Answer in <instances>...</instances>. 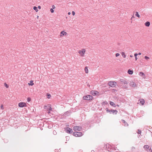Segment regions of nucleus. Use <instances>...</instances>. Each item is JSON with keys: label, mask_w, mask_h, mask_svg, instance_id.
I'll list each match as a JSON object with an SVG mask.
<instances>
[{"label": "nucleus", "mask_w": 152, "mask_h": 152, "mask_svg": "<svg viewBox=\"0 0 152 152\" xmlns=\"http://www.w3.org/2000/svg\"><path fill=\"white\" fill-rule=\"evenodd\" d=\"M110 105H111V106H113L114 107H116V105L113 102H110Z\"/></svg>", "instance_id": "nucleus-17"}, {"label": "nucleus", "mask_w": 152, "mask_h": 152, "mask_svg": "<svg viewBox=\"0 0 152 152\" xmlns=\"http://www.w3.org/2000/svg\"><path fill=\"white\" fill-rule=\"evenodd\" d=\"M66 132L68 133H71L72 132V129L69 128H66Z\"/></svg>", "instance_id": "nucleus-11"}, {"label": "nucleus", "mask_w": 152, "mask_h": 152, "mask_svg": "<svg viewBox=\"0 0 152 152\" xmlns=\"http://www.w3.org/2000/svg\"><path fill=\"white\" fill-rule=\"evenodd\" d=\"M50 110H48V113H50Z\"/></svg>", "instance_id": "nucleus-40"}, {"label": "nucleus", "mask_w": 152, "mask_h": 152, "mask_svg": "<svg viewBox=\"0 0 152 152\" xmlns=\"http://www.w3.org/2000/svg\"><path fill=\"white\" fill-rule=\"evenodd\" d=\"M149 146L147 145H145L143 147L144 148L146 151H147V150H148L149 148Z\"/></svg>", "instance_id": "nucleus-15"}, {"label": "nucleus", "mask_w": 152, "mask_h": 152, "mask_svg": "<svg viewBox=\"0 0 152 152\" xmlns=\"http://www.w3.org/2000/svg\"><path fill=\"white\" fill-rule=\"evenodd\" d=\"M145 24L146 26L148 27L150 25V23L147 21L145 23Z\"/></svg>", "instance_id": "nucleus-18"}, {"label": "nucleus", "mask_w": 152, "mask_h": 152, "mask_svg": "<svg viewBox=\"0 0 152 152\" xmlns=\"http://www.w3.org/2000/svg\"><path fill=\"white\" fill-rule=\"evenodd\" d=\"M18 106L20 107H26V104L24 102H20L18 104Z\"/></svg>", "instance_id": "nucleus-6"}, {"label": "nucleus", "mask_w": 152, "mask_h": 152, "mask_svg": "<svg viewBox=\"0 0 152 152\" xmlns=\"http://www.w3.org/2000/svg\"><path fill=\"white\" fill-rule=\"evenodd\" d=\"M85 52L86 50L85 49H83L81 50H79L78 51V53L80 54V56L82 57L84 56Z\"/></svg>", "instance_id": "nucleus-1"}, {"label": "nucleus", "mask_w": 152, "mask_h": 152, "mask_svg": "<svg viewBox=\"0 0 152 152\" xmlns=\"http://www.w3.org/2000/svg\"><path fill=\"white\" fill-rule=\"evenodd\" d=\"M72 15H75V12L74 11H73L72 12Z\"/></svg>", "instance_id": "nucleus-34"}, {"label": "nucleus", "mask_w": 152, "mask_h": 152, "mask_svg": "<svg viewBox=\"0 0 152 152\" xmlns=\"http://www.w3.org/2000/svg\"><path fill=\"white\" fill-rule=\"evenodd\" d=\"M0 107L1 109L3 110L4 109L3 105L2 104L1 105Z\"/></svg>", "instance_id": "nucleus-31"}, {"label": "nucleus", "mask_w": 152, "mask_h": 152, "mask_svg": "<svg viewBox=\"0 0 152 152\" xmlns=\"http://www.w3.org/2000/svg\"><path fill=\"white\" fill-rule=\"evenodd\" d=\"M82 129V127L80 126H74L73 128V129L75 131H80Z\"/></svg>", "instance_id": "nucleus-5"}, {"label": "nucleus", "mask_w": 152, "mask_h": 152, "mask_svg": "<svg viewBox=\"0 0 152 152\" xmlns=\"http://www.w3.org/2000/svg\"><path fill=\"white\" fill-rule=\"evenodd\" d=\"M4 86L7 88H8L9 86L6 83H4Z\"/></svg>", "instance_id": "nucleus-27"}, {"label": "nucleus", "mask_w": 152, "mask_h": 152, "mask_svg": "<svg viewBox=\"0 0 152 152\" xmlns=\"http://www.w3.org/2000/svg\"><path fill=\"white\" fill-rule=\"evenodd\" d=\"M50 96H50V94L48 95V98H50Z\"/></svg>", "instance_id": "nucleus-36"}, {"label": "nucleus", "mask_w": 152, "mask_h": 152, "mask_svg": "<svg viewBox=\"0 0 152 152\" xmlns=\"http://www.w3.org/2000/svg\"><path fill=\"white\" fill-rule=\"evenodd\" d=\"M139 75L141 76H142L143 77V76H145V74L142 72H140L139 73Z\"/></svg>", "instance_id": "nucleus-22"}, {"label": "nucleus", "mask_w": 152, "mask_h": 152, "mask_svg": "<svg viewBox=\"0 0 152 152\" xmlns=\"http://www.w3.org/2000/svg\"><path fill=\"white\" fill-rule=\"evenodd\" d=\"M39 17V16H37V18H38Z\"/></svg>", "instance_id": "nucleus-45"}, {"label": "nucleus", "mask_w": 152, "mask_h": 152, "mask_svg": "<svg viewBox=\"0 0 152 152\" xmlns=\"http://www.w3.org/2000/svg\"><path fill=\"white\" fill-rule=\"evenodd\" d=\"M128 73L130 75H132L133 73V71L129 69L128 71Z\"/></svg>", "instance_id": "nucleus-16"}, {"label": "nucleus", "mask_w": 152, "mask_h": 152, "mask_svg": "<svg viewBox=\"0 0 152 152\" xmlns=\"http://www.w3.org/2000/svg\"><path fill=\"white\" fill-rule=\"evenodd\" d=\"M138 54L139 55H140L141 54V53H138Z\"/></svg>", "instance_id": "nucleus-42"}, {"label": "nucleus", "mask_w": 152, "mask_h": 152, "mask_svg": "<svg viewBox=\"0 0 152 152\" xmlns=\"http://www.w3.org/2000/svg\"><path fill=\"white\" fill-rule=\"evenodd\" d=\"M135 60L136 61L137 60V58L136 57H135Z\"/></svg>", "instance_id": "nucleus-39"}, {"label": "nucleus", "mask_w": 152, "mask_h": 152, "mask_svg": "<svg viewBox=\"0 0 152 152\" xmlns=\"http://www.w3.org/2000/svg\"><path fill=\"white\" fill-rule=\"evenodd\" d=\"M145 58L146 60H148L149 59V58L148 57H147V56H145Z\"/></svg>", "instance_id": "nucleus-26"}, {"label": "nucleus", "mask_w": 152, "mask_h": 152, "mask_svg": "<svg viewBox=\"0 0 152 152\" xmlns=\"http://www.w3.org/2000/svg\"><path fill=\"white\" fill-rule=\"evenodd\" d=\"M33 9L34 10H35L36 12H37L38 11L37 8L36 7L34 6L33 8Z\"/></svg>", "instance_id": "nucleus-23"}, {"label": "nucleus", "mask_w": 152, "mask_h": 152, "mask_svg": "<svg viewBox=\"0 0 152 152\" xmlns=\"http://www.w3.org/2000/svg\"><path fill=\"white\" fill-rule=\"evenodd\" d=\"M27 100L28 102H29L31 100V99L29 97L28 98H27Z\"/></svg>", "instance_id": "nucleus-28"}, {"label": "nucleus", "mask_w": 152, "mask_h": 152, "mask_svg": "<svg viewBox=\"0 0 152 152\" xmlns=\"http://www.w3.org/2000/svg\"><path fill=\"white\" fill-rule=\"evenodd\" d=\"M121 54L124 58H125L126 57V55L124 52H122L121 53Z\"/></svg>", "instance_id": "nucleus-20"}, {"label": "nucleus", "mask_w": 152, "mask_h": 152, "mask_svg": "<svg viewBox=\"0 0 152 152\" xmlns=\"http://www.w3.org/2000/svg\"><path fill=\"white\" fill-rule=\"evenodd\" d=\"M34 83H33V80H31L30 81V83H28V85H29L31 86L34 85Z\"/></svg>", "instance_id": "nucleus-19"}, {"label": "nucleus", "mask_w": 152, "mask_h": 152, "mask_svg": "<svg viewBox=\"0 0 152 152\" xmlns=\"http://www.w3.org/2000/svg\"><path fill=\"white\" fill-rule=\"evenodd\" d=\"M120 55V54L119 53H117L115 54V56L116 57H118Z\"/></svg>", "instance_id": "nucleus-30"}, {"label": "nucleus", "mask_w": 152, "mask_h": 152, "mask_svg": "<svg viewBox=\"0 0 152 152\" xmlns=\"http://www.w3.org/2000/svg\"><path fill=\"white\" fill-rule=\"evenodd\" d=\"M137 55H138V54L137 53H135L134 54V56L135 57H136Z\"/></svg>", "instance_id": "nucleus-35"}, {"label": "nucleus", "mask_w": 152, "mask_h": 152, "mask_svg": "<svg viewBox=\"0 0 152 152\" xmlns=\"http://www.w3.org/2000/svg\"><path fill=\"white\" fill-rule=\"evenodd\" d=\"M50 11L51 13H53L54 12V10H53V9H51Z\"/></svg>", "instance_id": "nucleus-29"}, {"label": "nucleus", "mask_w": 152, "mask_h": 152, "mask_svg": "<svg viewBox=\"0 0 152 152\" xmlns=\"http://www.w3.org/2000/svg\"><path fill=\"white\" fill-rule=\"evenodd\" d=\"M92 96L91 95H88L86 96H84L83 97V98L84 99L86 100H87L92 99Z\"/></svg>", "instance_id": "nucleus-3"}, {"label": "nucleus", "mask_w": 152, "mask_h": 152, "mask_svg": "<svg viewBox=\"0 0 152 152\" xmlns=\"http://www.w3.org/2000/svg\"><path fill=\"white\" fill-rule=\"evenodd\" d=\"M52 8H53V9H54L55 8V6H54V5H53L52 6Z\"/></svg>", "instance_id": "nucleus-37"}, {"label": "nucleus", "mask_w": 152, "mask_h": 152, "mask_svg": "<svg viewBox=\"0 0 152 152\" xmlns=\"http://www.w3.org/2000/svg\"><path fill=\"white\" fill-rule=\"evenodd\" d=\"M116 106H118V107H119V105L117 104V105H116Z\"/></svg>", "instance_id": "nucleus-43"}, {"label": "nucleus", "mask_w": 152, "mask_h": 152, "mask_svg": "<svg viewBox=\"0 0 152 152\" xmlns=\"http://www.w3.org/2000/svg\"><path fill=\"white\" fill-rule=\"evenodd\" d=\"M44 108L45 109L47 108V110H51L52 108L51 107V105L50 104H48L47 105H45L44 106Z\"/></svg>", "instance_id": "nucleus-8"}, {"label": "nucleus", "mask_w": 152, "mask_h": 152, "mask_svg": "<svg viewBox=\"0 0 152 152\" xmlns=\"http://www.w3.org/2000/svg\"><path fill=\"white\" fill-rule=\"evenodd\" d=\"M133 17H132V18H131V19H132V18H133Z\"/></svg>", "instance_id": "nucleus-46"}, {"label": "nucleus", "mask_w": 152, "mask_h": 152, "mask_svg": "<svg viewBox=\"0 0 152 152\" xmlns=\"http://www.w3.org/2000/svg\"><path fill=\"white\" fill-rule=\"evenodd\" d=\"M73 135L75 137H80L83 134L81 132H74L73 133Z\"/></svg>", "instance_id": "nucleus-2"}, {"label": "nucleus", "mask_w": 152, "mask_h": 152, "mask_svg": "<svg viewBox=\"0 0 152 152\" xmlns=\"http://www.w3.org/2000/svg\"><path fill=\"white\" fill-rule=\"evenodd\" d=\"M130 56L131 57H133L132 56V55H130Z\"/></svg>", "instance_id": "nucleus-44"}, {"label": "nucleus", "mask_w": 152, "mask_h": 152, "mask_svg": "<svg viewBox=\"0 0 152 152\" xmlns=\"http://www.w3.org/2000/svg\"><path fill=\"white\" fill-rule=\"evenodd\" d=\"M108 84L109 86L113 87L116 85V83L113 81H110L109 82Z\"/></svg>", "instance_id": "nucleus-4"}, {"label": "nucleus", "mask_w": 152, "mask_h": 152, "mask_svg": "<svg viewBox=\"0 0 152 152\" xmlns=\"http://www.w3.org/2000/svg\"><path fill=\"white\" fill-rule=\"evenodd\" d=\"M66 34L67 33L66 32L64 31H62L61 32L60 36V37H62L64 35H66Z\"/></svg>", "instance_id": "nucleus-10"}, {"label": "nucleus", "mask_w": 152, "mask_h": 152, "mask_svg": "<svg viewBox=\"0 0 152 152\" xmlns=\"http://www.w3.org/2000/svg\"><path fill=\"white\" fill-rule=\"evenodd\" d=\"M107 111L110 112H112L113 113H115L116 114V113L117 112V111L116 110H108V109H107Z\"/></svg>", "instance_id": "nucleus-13"}, {"label": "nucleus", "mask_w": 152, "mask_h": 152, "mask_svg": "<svg viewBox=\"0 0 152 152\" xmlns=\"http://www.w3.org/2000/svg\"><path fill=\"white\" fill-rule=\"evenodd\" d=\"M120 81L122 84H127L128 83V82L127 81L121 79Z\"/></svg>", "instance_id": "nucleus-12"}, {"label": "nucleus", "mask_w": 152, "mask_h": 152, "mask_svg": "<svg viewBox=\"0 0 152 152\" xmlns=\"http://www.w3.org/2000/svg\"><path fill=\"white\" fill-rule=\"evenodd\" d=\"M140 103L142 105H143L144 104L145 101L144 99H142L140 100Z\"/></svg>", "instance_id": "nucleus-14"}, {"label": "nucleus", "mask_w": 152, "mask_h": 152, "mask_svg": "<svg viewBox=\"0 0 152 152\" xmlns=\"http://www.w3.org/2000/svg\"><path fill=\"white\" fill-rule=\"evenodd\" d=\"M123 121H124V126H126L127 125V126L128 125V124H127L125 122V121L124 120H123Z\"/></svg>", "instance_id": "nucleus-25"}, {"label": "nucleus", "mask_w": 152, "mask_h": 152, "mask_svg": "<svg viewBox=\"0 0 152 152\" xmlns=\"http://www.w3.org/2000/svg\"><path fill=\"white\" fill-rule=\"evenodd\" d=\"M130 85L131 86L133 87H135L136 86V84L133 81L130 82Z\"/></svg>", "instance_id": "nucleus-9"}, {"label": "nucleus", "mask_w": 152, "mask_h": 152, "mask_svg": "<svg viewBox=\"0 0 152 152\" xmlns=\"http://www.w3.org/2000/svg\"><path fill=\"white\" fill-rule=\"evenodd\" d=\"M53 133L54 134H56V131H54L53 132Z\"/></svg>", "instance_id": "nucleus-33"}, {"label": "nucleus", "mask_w": 152, "mask_h": 152, "mask_svg": "<svg viewBox=\"0 0 152 152\" xmlns=\"http://www.w3.org/2000/svg\"><path fill=\"white\" fill-rule=\"evenodd\" d=\"M38 8L39 9H40L41 8V7L40 6H38Z\"/></svg>", "instance_id": "nucleus-38"}, {"label": "nucleus", "mask_w": 152, "mask_h": 152, "mask_svg": "<svg viewBox=\"0 0 152 152\" xmlns=\"http://www.w3.org/2000/svg\"><path fill=\"white\" fill-rule=\"evenodd\" d=\"M70 14H71V13H70V12H69L68 13V14L69 15H70Z\"/></svg>", "instance_id": "nucleus-41"}, {"label": "nucleus", "mask_w": 152, "mask_h": 152, "mask_svg": "<svg viewBox=\"0 0 152 152\" xmlns=\"http://www.w3.org/2000/svg\"><path fill=\"white\" fill-rule=\"evenodd\" d=\"M91 94L93 95H99V92H98L95 91H91Z\"/></svg>", "instance_id": "nucleus-7"}, {"label": "nucleus", "mask_w": 152, "mask_h": 152, "mask_svg": "<svg viewBox=\"0 0 152 152\" xmlns=\"http://www.w3.org/2000/svg\"><path fill=\"white\" fill-rule=\"evenodd\" d=\"M136 15L137 17H138V18H140V15L138 14V12H136Z\"/></svg>", "instance_id": "nucleus-24"}, {"label": "nucleus", "mask_w": 152, "mask_h": 152, "mask_svg": "<svg viewBox=\"0 0 152 152\" xmlns=\"http://www.w3.org/2000/svg\"><path fill=\"white\" fill-rule=\"evenodd\" d=\"M85 71L86 73H88V70L87 67L86 66L85 68Z\"/></svg>", "instance_id": "nucleus-21"}, {"label": "nucleus", "mask_w": 152, "mask_h": 152, "mask_svg": "<svg viewBox=\"0 0 152 152\" xmlns=\"http://www.w3.org/2000/svg\"><path fill=\"white\" fill-rule=\"evenodd\" d=\"M141 132L140 130H138V132H137V133L138 134H140L141 133Z\"/></svg>", "instance_id": "nucleus-32"}]
</instances>
